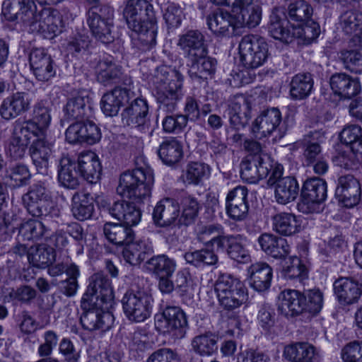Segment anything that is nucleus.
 <instances>
[{
    "label": "nucleus",
    "instance_id": "nucleus-1",
    "mask_svg": "<svg viewBox=\"0 0 362 362\" xmlns=\"http://www.w3.org/2000/svg\"><path fill=\"white\" fill-rule=\"evenodd\" d=\"M33 7L35 8L33 0H4L1 13L8 21L21 20L33 33L54 34L59 31V20L50 8H36L34 11Z\"/></svg>",
    "mask_w": 362,
    "mask_h": 362
},
{
    "label": "nucleus",
    "instance_id": "nucleus-2",
    "mask_svg": "<svg viewBox=\"0 0 362 362\" xmlns=\"http://www.w3.org/2000/svg\"><path fill=\"white\" fill-rule=\"evenodd\" d=\"M123 16L129 29L137 35L144 47L156 44V17L153 5L147 0H127Z\"/></svg>",
    "mask_w": 362,
    "mask_h": 362
},
{
    "label": "nucleus",
    "instance_id": "nucleus-3",
    "mask_svg": "<svg viewBox=\"0 0 362 362\" xmlns=\"http://www.w3.org/2000/svg\"><path fill=\"white\" fill-rule=\"evenodd\" d=\"M153 182L154 177L151 168H137L120 175L117 192L122 197L141 203L151 197Z\"/></svg>",
    "mask_w": 362,
    "mask_h": 362
},
{
    "label": "nucleus",
    "instance_id": "nucleus-4",
    "mask_svg": "<svg viewBox=\"0 0 362 362\" xmlns=\"http://www.w3.org/2000/svg\"><path fill=\"white\" fill-rule=\"evenodd\" d=\"M182 75L174 70L171 76L166 68L161 67L156 71L153 83L155 86L154 95L160 107L172 112L175 109L177 103L182 95Z\"/></svg>",
    "mask_w": 362,
    "mask_h": 362
},
{
    "label": "nucleus",
    "instance_id": "nucleus-5",
    "mask_svg": "<svg viewBox=\"0 0 362 362\" xmlns=\"http://www.w3.org/2000/svg\"><path fill=\"white\" fill-rule=\"evenodd\" d=\"M269 32L272 37L283 42H291L295 38H300L306 42H310L320 34L319 25L313 23V26H289L288 21L284 13L279 15L272 12L270 16Z\"/></svg>",
    "mask_w": 362,
    "mask_h": 362
},
{
    "label": "nucleus",
    "instance_id": "nucleus-6",
    "mask_svg": "<svg viewBox=\"0 0 362 362\" xmlns=\"http://www.w3.org/2000/svg\"><path fill=\"white\" fill-rule=\"evenodd\" d=\"M214 289L221 306L225 310L238 308L247 300V290L244 283L230 274H220Z\"/></svg>",
    "mask_w": 362,
    "mask_h": 362
},
{
    "label": "nucleus",
    "instance_id": "nucleus-7",
    "mask_svg": "<svg viewBox=\"0 0 362 362\" xmlns=\"http://www.w3.org/2000/svg\"><path fill=\"white\" fill-rule=\"evenodd\" d=\"M86 24L96 40L105 45L114 42V9L111 6L90 7L86 12Z\"/></svg>",
    "mask_w": 362,
    "mask_h": 362
},
{
    "label": "nucleus",
    "instance_id": "nucleus-8",
    "mask_svg": "<svg viewBox=\"0 0 362 362\" xmlns=\"http://www.w3.org/2000/svg\"><path fill=\"white\" fill-rule=\"evenodd\" d=\"M240 60L247 69H255L263 66L269 57V45L259 36L247 35L239 43Z\"/></svg>",
    "mask_w": 362,
    "mask_h": 362
},
{
    "label": "nucleus",
    "instance_id": "nucleus-9",
    "mask_svg": "<svg viewBox=\"0 0 362 362\" xmlns=\"http://www.w3.org/2000/svg\"><path fill=\"white\" fill-rule=\"evenodd\" d=\"M114 293L110 280L101 273H96L89 278L87 289L81 300V309H88L93 305L110 304Z\"/></svg>",
    "mask_w": 362,
    "mask_h": 362
},
{
    "label": "nucleus",
    "instance_id": "nucleus-10",
    "mask_svg": "<svg viewBox=\"0 0 362 362\" xmlns=\"http://www.w3.org/2000/svg\"><path fill=\"white\" fill-rule=\"evenodd\" d=\"M153 302L152 296L144 291H128L122 299L124 315L135 322H144L151 316Z\"/></svg>",
    "mask_w": 362,
    "mask_h": 362
},
{
    "label": "nucleus",
    "instance_id": "nucleus-11",
    "mask_svg": "<svg viewBox=\"0 0 362 362\" xmlns=\"http://www.w3.org/2000/svg\"><path fill=\"white\" fill-rule=\"evenodd\" d=\"M327 197V184L320 178L307 180L301 190V201L298 210L304 214L320 213L323 210L322 202Z\"/></svg>",
    "mask_w": 362,
    "mask_h": 362
},
{
    "label": "nucleus",
    "instance_id": "nucleus-12",
    "mask_svg": "<svg viewBox=\"0 0 362 362\" xmlns=\"http://www.w3.org/2000/svg\"><path fill=\"white\" fill-rule=\"evenodd\" d=\"M22 202L29 214L33 216H47L51 204V195L45 183L33 184L22 196Z\"/></svg>",
    "mask_w": 362,
    "mask_h": 362
},
{
    "label": "nucleus",
    "instance_id": "nucleus-13",
    "mask_svg": "<svg viewBox=\"0 0 362 362\" xmlns=\"http://www.w3.org/2000/svg\"><path fill=\"white\" fill-rule=\"evenodd\" d=\"M155 325L160 332L182 338L185 336L187 321L185 313L180 308L168 306L161 315L157 316Z\"/></svg>",
    "mask_w": 362,
    "mask_h": 362
},
{
    "label": "nucleus",
    "instance_id": "nucleus-14",
    "mask_svg": "<svg viewBox=\"0 0 362 362\" xmlns=\"http://www.w3.org/2000/svg\"><path fill=\"white\" fill-rule=\"evenodd\" d=\"M272 167L268 155L247 156L240 163V176L248 183H257L269 175Z\"/></svg>",
    "mask_w": 362,
    "mask_h": 362
},
{
    "label": "nucleus",
    "instance_id": "nucleus-15",
    "mask_svg": "<svg viewBox=\"0 0 362 362\" xmlns=\"http://www.w3.org/2000/svg\"><path fill=\"white\" fill-rule=\"evenodd\" d=\"M282 117L278 108L272 107L263 110L254 120L252 124V133L259 138L271 135L274 132H278L279 136L282 137L285 130L280 126Z\"/></svg>",
    "mask_w": 362,
    "mask_h": 362
},
{
    "label": "nucleus",
    "instance_id": "nucleus-16",
    "mask_svg": "<svg viewBox=\"0 0 362 362\" xmlns=\"http://www.w3.org/2000/svg\"><path fill=\"white\" fill-rule=\"evenodd\" d=\"M102 305H93L88 309H82L83 313L80 317L81 324L84 329L90 332L100 331L104 332L110 329L113 325L114 317Z\"/></svg>",
    "mask_w": 362,
    "mask_h": 362
},
{
    "label": "nucleus",
    "instance_id": "nucleus-17",
    "mask_svg": "<svg viewBox=\"0 0 362 362\" xmlns=\"http://www.w3.org/2000/svg\"><path fill=\"white\" fill-rule=\"evenodd\" d=\"M248 191L245 186H237L230 190L226 198V209L228 217L235 221L246 219L249 211Z\"/></svg>",
    "mask_w": 362,
    "mask_h": 362
},
{
    "label": "nucleus",
    "instance_id": "nucleus-18",
    "mask_svg": "<svg viewBox=\"0 0 362 362\" xmlns=\"http://www.w3.org/2000/svg\"><path fill=\"white\" fill-rule=\"evenodd\" d=\"M66 140L69 144L86 143L93 145L101 139L99 127L93 122H75L69 125L65 132Z\"/></svg>",
    "mask_w": 362,
    "mask_h": 362
},
{
    "label": "nucleus",
    "instance_id": "nucleus-19",
    "mask_svg": "<svg viewBox=\"0 0 362 362\" xmlns=\"http://www.w3.org/2000/svg\"><path fill=\"white\" fill-rule=\"evenodd\" d=\"M335 194L344 206L354 207L361 200V188L359 180L351 174L340 176L337 180Z\"/></svg>",
    "mask_w": 362,
    "mask_h": 362
},
{
    "label": "nucleus",
    "instance_id": "nucleus-20",
    "mask_svg": "<svg viewBox=\"0 0 362 362\" xmlns=\"http://www.w3.org/2000/svg\"><path fill=\"white\" fill-rule=\"evenodd\" d=\"M207 54L206 49L188 59V74L194 82L206 84L209 77L215 74L217 62L215 59L208 57Z\"/></svg>",
    "mask_w": 362,
    "mask_h": 362
},
{
    "label": "nucleus",
    "instance_id": "nucleus-21",
    "mask_svg": "<svg viewBox=\"0 0 362 362\" xmlns=\"http://www.w3.org/2000/svg\"><path fill=\"white\" fill-rule=\"evenodd\" d=\"M30 69L40 81H48L56 74V68L51 56L43 49L33 48L29 54Z\"/></svg>",
    "mask_w": 362,
    "mask_h": 362
},
{
    "label": "nucleus",
    "instance_id": "nucleus-22",
    "mask_svg": "<svg viewBox=\"0 0 362 362\" xmlns=\"http://www.w3.org/2000/svg\"><path fill=\"white\" fill-rule=\"evenodd\" d=\"M232 12L236 17L238 27L255 28L259 25L262 11L253 0H233Z\"/></svg>",
    "mask_w": 362,
    "mask_h": 362
},
{
    "label": "nucleus",
    "instance_id": "nucleus-23",
    "mask_svg": "<svg viewBox=\"0 0 362 362\" xmlns=\"http://www.w3.org/2000/svg\"><path fill=\"white\" fill-rule=\"evenodd\" d=\"M360 277L362 275L356 274L353 277H341L333 284L334 294L341 304L350 305L358 301L361 295Z\"/></svg>",
    "mask_w": 362,
    "mask_h": 362
},
{
    "label": "nucleus",
    "instance_id": "nucleus-24",
    "mask_svg": "<svg viewBox=\"0 0 362 362\" xmlns=\"http://www.w3.org/2000/svg\"><path fill=\"white\" fill-rule=\"evenodd\" d=\"M148 105L146 100L137 98L132 101L122 112V122L124 125L145 130L148 122Z\"/></svg>",
    "mask_w": 362,
    "mask_h": 362
},
{
    "label": "nucleus",
    "instance_id": "nucleus-25",
    "mask_svg": "<svg viewBox=\"0 0 362 362\" xmlns=\"http://www.w3.org/2000/svg\"><path fill=\"white\" fill-rule=\"evenodd\" d=\"M227 111L230 125L236 130L245 127L251 118V104L243 95L235 96Z\"/></svg>",
    "mask_w": 362,
    "mask_h": 362
},
{
    "label": "nucleus",
    "instance_id": "nucleus-26",
    "mask_svg": "<svg viewBox=\"0 0 362 362\" xmlns=\"http://www.w3.org/2000/svg\"><path fill=\"white\" fill-rule=\"evenodd\" d=\"M180 215L179 203L174 199L165 198L157 203L153 211V220L160 227L174 224Z\"/></svg>",
    "mask_w": 362,
    "mask_h": 362
},
{
    "label": "nucleus",
    "instance_id": "nucleus-27",
    "mask_svg": "<svg viewBox=\"0 0 362 362\" xmlns=\"http://www.w3.org/2000/svg\"><path fill=\"white\" fill-rule=\"evenodd\" d=\"M30 99L23 92H17L4 99L0 105V115L6 120L16 118L30 109Z\"/></svg>",
    "mask_w": 362,
    "mask_h": 362
},
{
    "label": "nucleus",
    "instance_id": "nucleus-28",
    "mask_svg": "<svg viewBox=\"0 0 362 362\" xmlns=\"http://www.w3.org/2000/svg\"><path fill=\"white\" fill-rule=\"evenodd\" d=\"M329 83L334 93L341 98L351 99L361 92L358 78L345 73H337L332 75Z\"/></svg>",
    "mask_w": 362,
    "mask_h": 362
},
{
    "label": "nucleus",
    "instance_id": "nucleus-29",
    "mask_svg": "<svg viewBox=\"0 0 362 362\" xmlns=\"http://www.w3.org/2000/svg\"><path fill=\"white\" fill-rule=\"evenodd\" d=\"M177 45L187 59L207 49L205 37L198 30H189L180 35Z\"/></svg>",
    "mask_w": 362,
    "mask_h": 362
},
{
    "label": "nucleus",
    "instance_id": "nucleus-30",
    "mask_svg": "<svg viewBox=\"0 0 362 362\" xmlns=\"http://www.w3.org/2000/svg\"><path fill=\"white\" fill-rule=\"evenodd\" d=\"M218 252L226 253L231 259L238 263L245 264L250 260L249 250L240 235H226Z\"/></svg>",
    "mask_w": 362,
    "mask_h": 362
},
{
    "label": "nucleus",
    "instance_id": "nucleus-31",
    "mask_svg": "<svg viewBox=\"0 0 362 362\" xmlns=\"http://www.w3.org/2000/svg\"><path fill=\"white\" fill-rule=\"evenodd\" d=\"M77 167L78 173L88 182L95 183L100 179L102 168L94 152H81L78 156Z\"/></svg>",
    "mask_w": 362,
    "mask_h": 362
},
{
    "label": "nucleus",
    "instance_id": "nucleus-32",
    "mask_svg": "<svg viewBox=\"0 0 362 362\" xmlns=\"http://www.w3.org/2000/svg\"><path fill=\"white\" fill-rule=\"evenodd\" d=\"M109 214L123 224L132 227L137 225L141 218V211L132 203L124 200L117 201L108 209Z\"/></svg>",
    "mask_w": 362,
    "mask_h": 362
},
{
    "label": "nucleus",
    "instance_id": "nucleus-33",
    "mask_svg": "<svg viewBox=\"0 0 362 362\" xmlns=\"http://www.w3.org/2000/svg\"><path fill=\"white\" fill-rule=\"evenodd\" d=\"M29 153L37 172L47 174L52 153V144L46 140L45 135L33 141Z\"/></svg>",
    "mask_w": 362,
    "mask_h": 362
},
{
    "label": "nucleus",
    "instance_id": "nucleus-34",
    "mask_svg": "<svg viewBox=\"0 0 362 362\" xmlns=\"http://www.w3.org/2000/svg\"><path fill=\"white\" fill-rule=\"evenodd\" d=\"M257 240L261 249L275 259H285L290 253V245L283 238L270 233H263Z\"/></svg>",
    "mask_w": 362,
    "mask_h": 362
},
{
    "label": "nucleus",
    "instance_id": "nucleus-35",
    "mask_svg": "<svg viewBox=\"0 0 362 362\" xmlns=\"http://www.w3.org/2000/svg\"><path fill=\"white\" fill-rule=\"evenodd\" d=\"M97 81L104 86L119 83L125 78L122 67L117 64L112 57L100 60L95 68Z\"/></svg>",
    "mask_w": 362,
    "mask_h": 362
},
{
    "label": "nucleus",
    "instance_id": "nucleus-36",
    "mask_svg": "<svg viewBox=\"0 0 362 362\" xmlns=\"http://www.w3.org/2000/svg\"><path fill=\"white\" fill-rule=\"evenodd\" d=\"M279 310L285 316H296L305 310V299L303 294L296 290H285L279 296Z\"/></svg>",
    "mask_w": 362,
    "mask_h": 362
},
{
    "label": "nucleus",
    "instance_id": "nucleus-37",
    "mask_svg": "<svg viewBox=\"0 0 362 362\" xmlns=\"http://www.w3.org/2000/svg\"><path fill=\"white\" fill-rule=\"evenodd\" d=\"M206 23L211 32L218 37L228 35L230 28H238L236 17L222 9L208 16Z\"/></svg>",
    "mask_w": 362,
    "mask_h": 362
},
{
    "label": "nucleus",
    "instance_id": "nucleus-38",
    "mask_svg": "<svg viewBox=\"0 0 362 362\" xmlns=\"http://www.w3.org/2000/svg\"><path fill=\"white\" fill-rule=\"evenodd\" d=\"M324 139L323 133L314 131L305 135L300 141L303 148V158L307 165L313 164L317 159L321 158L322 148L320 144Z\"/></svg>",
    "mask_w": 362,
    "mask_h": 362
},
{
    "label": "nucleus",
    "instance_id": "nucleus-39",
    "mask_svg": "<svg viewBox=\"0 0 362 362\" xmlns=\"http://www.w3.org/2000/svg\"><path fill=\"white\" fill-rule=\"evenodd\" d=\"M250 286L259 292L267 290L271 285L272 269L265 262L252 264L248 269Z\"/></svg>",
    "mask_w": 362,
    "mask_h": 362
},
{
    "label": "nucleus",
    "instance_id": "nucleus-40",
    "mask_svg": "<svg viewBox=\"0 0 362 362\" xmlns=\"http://www.w3.org/2000/svg\"><path fill=\"white\" fill-rule=\"evenodd\" d=\"M103 233L110 243L116 245H125L135 239V233L132 227L122 223L108 222L105 223Z\"/></svg>",
    "mask_w": 362,
    "mask_h": 362
},
{
    "label": "nucleus",
    "instance_id": "nucleus-41",
    "mask_svg": "<svg viewBox=\"0 0 362 362\" xmlns=\"http://www.w3.org/2000/svg\"><path fill=\"white\" fill-rule=\"evenodd\" d=\"M122 251L124 260L131 265L140 264L146 257V255L153 252V246L146 240H132L127 243Z\"/></svg>",
    "mask_w": 362,
    "mask_h": 362
},
{
    "label": "nucleus",
    "instance_id": "nucleus-42",
    "mask_svg": "<svg viewBox=\"0 0 362 362\" xmlns=\"http://www.w3.org/2000/svg\"><path fill=\"white\" fill-rule=\"evenodd\" d=\"M299 193V185L293 176H286L278 180L274 186V197L280 204L293 202Z\"/></svg>",
    "mask_w": 362,
    "mask_h": 362
},
{
    "label": "nucleus",
    "instance_id": "nucleus-43",
    "mask_svg": "<svg viewBox=\"0 0 362 362\" xmlns=\"http://www.w3.org/2000/svg\"><path fill=\"white\" fill-rule=\"evenodd\" d=\"M71 201V212L75 218L82 221L91 218L94 204L90 194L83 191L75 192Z\"/></svg>",
    "mask_w": 362,
    "mask_h": 362
},
{
    "label": "nucleus",
    "instance_id": "nucleus-44",
    "mask_svg": "<svg viewBox=\"0 0 362 362\" xmlns=\"http://www.w3.org/2000/svg\"><path fill=\"white\" fill-rule=\"evenodd\" d=\"M55 257L54 248L46 244H37L29 248L28 261L35 267L47 268L55 261Z\"/></svg>",
    "mask_w": 362,
    "mask_h": 362
},
{
    "label": "nucleus",
    "instance_id": "nucleus-45",
    "mask_svg": "<svg viewBox=\"0 0 362 362\" xmlns=\"http://www.w3.org/2000/svg\"><path fill=\"white\" fill-rule=\"evenodd\" d=\"M274 230L284 236H291L301 229L300 220L292 213L281 212L272 218Z\"/></svg>",
    "mask_w": 362,
    "mask_h": 362
},
{
    "label": "nucleus",
    "instance_id": "nucleus-46",
    "mask_svg": "<svg viewBox=\"0 0 362 362\" xmlns=\"http://www.w3.org/2000/svg\"><path fill=\"white\" fill-rule=\"evenodd\" d=\"M76 170V164L67 156L59 160L58 166V180L64 187L75 189L79 185V180Z\"/></svg>",
    "mask_w": 362,
    "mask_h": 362
},
{
    "label": "nucleus",
    "instance_id": "nucleus-47",
    "mask_svg": "<svg viewBox=\"0 0 362 362\" xmlns=\"http://www.w3.org/2000/svg\"><path fill=\"white\" fill-rule=\"evenodd\" d=\"M313 14L312 6L305 0H298L288 5V18L291 21L298 23V26H313V23L318 25L311 19Z\"/></svg>",
    "mask_w": 362,
    "mask_h": 362
},
{
    "label": "nucleus",
    "instance_id": "nucleus-48",
    "mask_svg": "<svg viewBox=\"0 0 362 362\" xmlns=\"http://www.w3.org/2000/svg\"><path fill=\"white\" fill-rule=\"evenodd\" d=\"M158 154L164 164L173 165L179 163L183 156L182 146L175 138H170L160 144Z\"/></svg>",
    "mask_w": 362,
    "mask_h": 362
},
{
    "label": "nucleus",
    "instance_id": "nucleus-49",
    "mask_svg": "<svg viewBox=\"0 0 362 362\" xmlns=\"http://www.w3.org/2000/svg\"><path fill=\"white\" fill-rule=\"evenodd\" d=\"M313 79L310 73H300L293 76L290 82V95L293 100L308 98L313 88Z\"/></svg>",
    "mask_w": 362,
    "mask_h": 362
},
{
    "label": "nucleus",
    "instance_id": "nucleus-50",
    "mask_svg": "<svg viewBox=\"0 0 362 362\" xmlns=\"http://www.w3.org/2000/svg\"><path fill=\"white\" fill-rule=\"evenodd\" d=\"M333 162L344 169H351L362 163V145L345 146L339 149L333 158Z\"/></svg>",
    "mask_w": 362,
    "mask_h": 362
},
{
    "label": "nucleus",
    "instance_id": "nucleus-51",
    "mask_svg": "<svg viewBox=\"0 0 362 362\" xmlns=\"http://www.w3.org/2000/svg\"><path fill=\"white\" fill-rule=\"evenodd\" d=\"M315 347L308 343H296L285 346L284 356L291 362H314Z\"/></svg>",
    "mask_w": 362,
    "mask_h": 362
},
{
    "label": "nucleus",
    "instance_id": "nucleus-52",
    "mask_svg": "<svg viewBox=\"0 0 362 362\" xmlns=\"http://www.w3.org/2000/svg\"><path fill=\"white\" fill-rule=\"evenodd\" d=\"M218 336L211 332L196 336L192 340L193 351L202 356H209L218 350Z\"/></svg>",
    "mask_w": 362,
    "mask_h": 362
},
{
    "label": "nucleus",
    "instance_id": "nucleus-53",
    "mask_svg": "<svg viewBox=\"0 0 362 362\" xmlns=\"http://www.w3.org/2000/svg\"><path fill=\"white\" fill-rule=\"evenodd\" d=\"M147 269L154 275L172 276L176 269L175 259L165 255L153 256L146 262Z\"/></svg>",
    "mask_w": 362,
    "mask_h": 362
},
{
    "label": "nucleus",
    "instance_id": "nucleus-54",
    "mask_svg": "<svg viewBox=\"0 0 362 362\" xmlns=\"http://www.w3.org/2000/svg\"><path fill=\"white\" fill-rule=\"evenodd\" d=\"M221 225H209L204 226L197 233L198 240L206 247H213L217 252L225 238Z\"/></svg>",
    "mask_w": 362,
    "mask_h": 362
},
{
    "label": "nucleus",
    "instance_id": "nucleus-55",
    "mask_svg": "<svg viewBox=\"0 0 362 362\" xmlns=\"http://www.w3.org/2000/svg\"><path fill=\"white\" fill-rule=\"evenodd\" d=\"M11 136L29 144L33 138L38 139L45 135L30 119H18L13 124Z\"/></svg>",
    "mask_w": 362,
    "mask_h": 362
},
{
    "label": "nucleus",
    "instance_id": "nucleus-56",
    "mask_svg": "<svg viewBox=\"0 0 362 362\" xmlns=\"http://www.w3.org/2000/svg\"><path fill=\"white\" fill-rule=\"evenodd\" d=\"M47 232L45 225L37 220L22 223L18 228V241H34L44 237Z\"/></svg>",
    "mask_w": 362,
    "mask_h": 362
},
{
    "label": "nucleus",
    "instance_id": "nucleus-57",
    "mask_svg": "<svg viewBox=\"0 0 362 362\" xmlns=\"http://www.w3.org/2000/svg\"><path fill=\"white\" fill-rule=\"evenodd\" d=\"M209 166L203 163H189L183 171L181 179L186 185H198L202 180L209 175Z\"/></svg>",
    "mask_w": 362,
    "mask_h": 362
},
{
    "label": "nucleus",
    "instance_id": "nucleus-58",
    "mask_svg": "<svg viewBox=\"0 0 362 362\" xmlns=\"http://www.w3.org/2000/svg\"><path fill=\"white\" fill-rule=\"evenodd\" d=\"M184 257L188 264L196 267L214 265L218 262V256L214 251L206 248L187 252Z\"/></svg>",
    "mask_w": 362,
    "mask_h": 362
},
{
    "label": "nucleus",
    "instance_id": "nucleus-59",
    "mask_svg": "<svg viewBox=\"0 0 362 362\" xmlns=\"http://www.w3.org/2000/svg\"><path fill=\"white\" fill-rule=\"evenodd\" d=\"M181 206L182 211L178 219V223L180 225L189 226L194 222L200 205L195 197L187 195L182 197Z\"/></svg>",
    "mask_w": 362,
    "mask_h": 362
},
{
    "label": "nucleus",
    "instance_id": "nucleus-60",
    "mask_svg": "<svg viewBox=\"0 0 362 362\" xmlns=\"http://www.w3.org/2000/svg\"><path fill=\"white\" fill-rule=\"evenodd\" d=\"M362 25V12L356 9H349L341 13L339 25L346 35L355 33Z\"/></svg>",
    "mask_w": 362,
    "mask_h": 362
},
{
    "label": "nucleus",
    "instance_id": "nucleus-61",
    "mask_svg": "<svg viewBox=\"0 0 362 362\" xmlns=\"http://www.w3.org/2000/svg\"><path fill=\"white\" fill-rule=\"evenodd\" d=\"M282 274L286 279H298L302 281L307 278L308 270L300 259L297 257H291L283 266Z\"/></svg>",
    "mask_w": 362,
    "mask_h": 362
},
{
    "label": "nucleus",
    "instance_id": "nucleus-62",
    "mask_svg": "<svg viewBox=\"0 0 362 362\" xmlns=\"http://www.w3.org/2000/svg\"><path fill=\"white\" fill-rule=\"evenodd\" d=\"M45 135L46 129L51 122L49 109L45 103L40 101L35 105L33 112V117L29 119Z\"/></svg>",
    "mask_w": 362,
    "mask_h": 362
},
{
    "label": "nucleus",
    "instance_id": "nucleus-63",
    "mask_svg": "<svg viewBox=\"0 0 362 362\" xmlns=\"http://www.w3.org/2000/svg\"><path fill=\"white\" fill-rule=\"evenodd\" d=\"M122 81L124 86V87L117 86L112 90L120 107L129 103L131 100L133 101L138 98L134 87L132 86L131 78L125 76V78Z\"/></svg>",
    "mask_w": 362,
    "mask_h": 362
},
{
    "label": "nucleus",
    "instance_id": "nucleus-64",
    "mask_svg": "<svg viewBox=\"0 0 362 362\" xmlns=\"http://www.w3.org/2000/svg\"><path fill=\"white\" fill-rule=\"evenodd\" d=\"M303 298L305 299V310L313 315L318 313L323 305V294L318 288L304 291Z\"/></svg>",
    "mask_w": 362,
    "mask_h": 362
}]
</instances>
